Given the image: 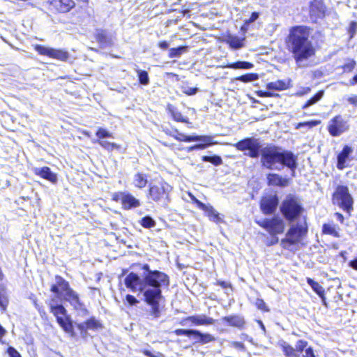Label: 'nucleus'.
<instances>
[{
    "label": "nucleus",
    "instance_id": "1",
    "mask_svg": "<svg viewBox=\"0 0 357 357\" xmlns=\"http://www.w3.org/2000/svg\"><path fill=\"white\" fill-rule=\"evenodd\" d=\"M142 269V278L130 272L125 278L124 284L131 291L142 294L144 302L151 307L150 314L158 319L161 315L160 302L164 299L162 289L169 288V277L158 270H151L147 264H143Z\"/></svg>",
    "mask_w": 357,
    "mask_h": 357
},
{
    "label": "nucleus",
    "instance_id": "2",
    "mask_svg": "<svg viewBox=\"0 0 357 357\" xmlns=\"http://www.w3.org/2000/svg\"><path fill=\"white\" fill-rule=\"evenodd\" d=\"M233 146L251 158H258L261 155V165L267 169L281 171L287 167L291 177L296 176L298 157L290 151L272 144L263 147L260 140L254 137H245L234 144Z\"/></svg>",
    "mask_w": 357,
    "mask_h": 357
},
{
    "label": "nucleus",
    "instance_id": "3",
    "mask_svg": "<svg viewBox=\"0 0 357 357\" xmlns=\"http://www.w3.org/2000/svg\"><path fill=\"white\" fill-rule=\"evenodd\" d=\"M309 36L307 26H296L290 30L287 46L297 63L307 60L315 54V49Z\"/></svg>",
    "mask_w": 357,
    "mask_h": 357
},
{
    "label": "nucleus",
    "instance_id": "4",
    "mask_svg": "<svg viewBox=\"0 0 357 357\" xmlns=\"http://www.w3.org/2000/svg\"><path fill=\"white\" fill-rule=\"evenodd\" d=\"M55 282L51 285L50 291L52 293L61 296L62 299L69 303L74 310L80 311L84 314L89 313L84 304L81 301L79 294L70 287L68 281L60 275H56Z\"/></svg>",
    "mask_w": 357,
    "mask_h": 357
},
{
    "label": "nucleus",
    "instance_id": "5",
    "mask_svg": "<svg viewBox=\"0 0 357 357\" xmlns=\"http://www.w3.org/2000/svg\"><path fill=\"white\" fill-rule=\"evenodd\" d=\"M46 303L50 307V312L55 317L59 326L71 337H75L73 321L63 304L58 303L54 298L46 301Z\"/></svg>",
    "mask_w": 357,
    "mask_h": 357
},
{
    "label": "nucleus",
    "instance_id": "6",
    "mask_svg": "<svg viewBox=\"0 0 357 357\" xmlns=\"http://www.w3.org/2000/svg\"><path fill=\"white\" fill-rule=\"evenodd\" d=\"M280 211L283 218L289 222L297 221L305 208L300 200L296 195H287L280 206Z\"/></svg>",
    "mask_w": 357,
    "mask_h": 357
},
{
    "label": "nucleus",
    "instance_id": "7",
    "mask_svg": "<svg viewBox=\"0 0 357 357\" xmlns=\"http://www.w3.org/2000/svg\"><path fill=\"white\" fill-rule=\"evenodd\" d=\"M308 227L305 220L303 223L297 222L288 229L285 237L280 241V245L285 250H289L291 245L300 243L307 234Z\"/></svg>",
    "mask_w": 357,
    "mask_h": 357
},
{
    "label": "nucleus",
    "instance_id": "8",
    "mask_svg": "<svg viewBox=\"0 0 357 357\" xmlns=\"http://www.w3.org/2000/svg\"><path fill=\"white\" fill-rule=\"evenodd\" d=\"M172 190V186L165 182L150 185L149 196L160 206L167 208L170 202L169 195Z\"/></svg>",
    "mask_w": 357,
    "mask_h": 357
},
{
    "label": "nucleus",
    "instance_id": "9",
    "mask_svg": "<svg viewBox=\"0 0 357 357\" xmlns=\"http://www.w3.org/2000/svg\"><path fill=\"white\" fill-rule=\"evenodd\" d=\"M332 202L333 204L349 213L354 209V198L347 185H338L336 187L332 195Z\"/></svg>",
    "mask_w": 357,
    "mask_h": 357
},
{
    "label": "nucleus",
    "instance_id": "10",
    "mask_svg": "<svg viewBox=\"0 0 357 357\" xmlns=\"http://www.w3.org/2000/svg\"><path fill=\"white\" fill-rule=\"evenodd\" d=\"M257 224L266 229L271 236L282 234L285 229V223L284 220L278 215L257 221Z\"/></svg>",
    "mask_w": 357,
    "mask_h": 357
},
{
    "label": "nucleus",
    "instance_id": "11",
    "mask_svg": "<svg viewBox=\"0 0 357 357\" xmlns=\"http://www.w3.org/2000/svg\"><path fill=\"white\" fill-rule=\"evenodd\" d=\"M176 335H185L192 337L195 343L202 344L211 342L215 340V337L209 333H204L197 329H183L178 328L174 331Z\"/></svg>",
    "mask_w": 357,
    "mask_h": 357
},
{
    "label": "nucleus",
    "instance_id": "12",
    "mask_svg": "<svg viewBox=\"0 0 357 357\" xmlns=\"http://www.w3.org/2000/svg\"><path fill=\"white\" fill-rule=\"evenodd\" d=\"M279 204V199L277 195H271L263 197L260 201V209L261 212L269 215L275 213Z\"/></svg>",
    "mask_w": 357,
    "mask_h": 357
},
{
    "label": "nucleus",
    "instance_id": "13",
    "mask_svg": "<svg viewBox=\"0 0 357 357\" xmlns=\"http://www.w3.org/2000/svg\"><path fill=\"white\" fill-rule=\"evenodd\" d=\"M349 129L347 122L338 115L333 117L329 122L328 130L333 137H337Z\"/></svg>",
    "mask_w": 357,
    "mask_h": 357
},
{
    "label": "nucleus",
    "instance_id": "14",
    "mask_svg": "<svg viewBox=\"0 0 357 357\" xmlns=\"http://www.w3.org/2000/svg\"><path fill=\"white\" fill-rule=\"evenodd\" d=\"M34 49L38 54L41 55L48 56L51 58L56 59L61 61H66L68 59L69 56V54L66 51L47 47L41 45H36Z\"/></svg>",
    "mask_w": 357,
    "mask_h": 357
},
{
    "label": "nucleus",
    "instance_id": "15",
    "mask_svg": "<svg viewBox=\"0 0 357 357\" xmlns=\"http://www.w3.org/2000/svg\"><path fill=\"white\" fill-rule=\"evenodd\" d=\"M326 8L321 0H313L310 5V16L312 22H317L318 20L325 16Z\"/></svg>",
    "mask_w": 357,
    "mask_h": 357
},
{
    "label": "nucleus",
    "instance_id": "16",
    "mask_svg": "<svg viewBox=\"0 0 357 357\" xmlns=\"http://www.w3.org/2000/svg\"><path fill=\"white\" fill-rule=\"evenodd\" d=\"M95 38L99 43L101 48H106L113 45V38L107 30L102 29H98L96 30Z\"/></svg>",
    "mask_w": 357,
    "mask_h": 357
},
{
    "label": "nucleus",
    "instance_id": "17",
    "mask_svg": "<svg viewBox=\"0 0 357 357\" xmlns=\"http://www.w3.org/2000/svg\"><path fill=\"white\" fill-rule=\"evenodd\" d=\"M50 5L58 13H66L75 6L73 0H48Z\"/></svg>",
    "mask_w": 357,
    "mask_h": 357
},
{
    "label": "nucleus",
    "instance_id": "18",
    "mask_svg": "<svg viewBox=\"0 0 357 357\" xmlns=\"http://www.w3.org/2000/svg\"><path fill=\"white\" fill-rule=\"evenodd\" d=\"M33 172L36 175L40 176L53 184L56 183L58 181L56 174L53 172L49 167H34Z\"/></svg>",
    "mask_w": 357,
    "mask_h": 357
},
{
    "label": "nucleus",
    "instance_id": "19",
    "mask_svg": "<svg viewBox=\"0 0 357 357\" xmlns=\"http://www.w3.org/2000/svg\"><path fill=\"white\" fill-rule=\"evenodd\" d=\"M353 153V149L349 145H345L337 156V168L340 170L344 169L347 165L346 162Z\"/></svg>",
    "mask_w": 357,
    "mask_h": 357
},
{
    "label": "nucleus",
    "instance_id": "20",
    "mask_svg": "<svg viewBox=\"0 0 357 357\" xmlns=\"http://www.w3.org/2000/svg\"><path fill=\"white\" fill-rule=\"evenodd\" d=\"M184 321H190L195 326H208L213 325L215 319L207 317L206 314H196L186 317Z\"/></svg>",
    "mask_w": 357,
    "mask_h": 357
},
{
    "label": "nucleus",
    "instance_id": "21",
    "mask_svg": "<svg viewBox=\"0 0 357 357\" xmlns=\"http://www.w3.org/2000/svg\"><path fill=\"white\" fill-rule=\"evenodd\" d=\"M267 183L268 185L278 186L280 188H285L289 183V179L283 177L281 175L275 173H269L266 175Z\"/></svg>",
    "mask_w": 357,
    "mask_h": 357
},
{
    "label": "nucleus",
    "instance_id": "22",
    "mask_svg": "<svg viewBox=\"0 0 357 357\" xmlns=\"http://www.w3.org/2000/svg\"><path fill=\"white\" fill-rule=\"evenodd\" d=\"M222 321L225 322L227 326L242 328L245 324L243 317L238 314L226 316L222 318Z\"/></svg>",
    "mask_w": 357,
    "mask_h": 357
},
{
    "label": "nucleus",
    "instance_id": "23",
    "mask_svg": "<svg viewBox=\"0 0 357 357\" xmlns=\"http://www.w3.org/2000/svg\"><path fill=\"white\" fill-rule=\"evenodd\" d=\"M141 205L140 201L135 198L132 194L126 192L123 200L122 208L125 210H130L139 207Z\"/></svg>",
    "mask_w": 357,
    "mask_h": 357
},
{
    "label": "nucleus",
    "instance_id": "24",
    "mask_svg": "<svg viewBox=\"0 0 357 357\" xmlns=\"http://www.w3.org/2000/svg\"><path fill=\"white\" fill-rule=\"evenodd\" d=\"M174 132H176L174 139H176L178 142H192L195 141H204L206 142H208L209 139L208 138H201L199 137V135H186L183 133H181L178 131V130L175 129Z\"/></svg>",
    "mask_w": 357,
    "mask_h": 357
},
{
    "label": "nucleus",
    "instance_id": "25",
    "mask_svg": "<svg viewBox=\"0 0 357 357\" xmlns=\"http://www.w3.org/2000/svg\"><path fill=\"white\" fill-rule=\"evenodd\" d=\"M291 82L290 79L271 82L267 84L266 88L271 90L282 91L289 89L291 86Z\"/></svg>",
    "mask_w": 357,
    "mask_h": 357
},
{
    "label": "nucleus",
    "instance_id": "26",
    "mask_svg": "<svg viewBox=\"0 0 357 357\" xmlns=\"http://www.w3.org/2000/svg\"><path fill=\"white\" fill-rule=\"evenodd\" d=\"M244 39L241 38L236 36L229 35L226 38V43L233 50H239L244 45Z\"/></svg>",
    "mask_w": 357,
    "mask_h": 357
},
{
    "label": "nucleus",
    "instance_id": "27",
    "mask_svg": "<svg viewBox=\"0 0 357 357\" xmlns=\"http://www.w3.org/2000/svg\"><path fill=\"white\" fill-rule=\"evenodd\" d=\"M167 110L171 114L173 119L177 122L188 123V119L184 117L182 114L172 105H167Z\"/></svg>",
    "mask_w": 357,
    "mask_h": 357
},
{
    "label": "nucleus",
    "instance_id": "28",
    "mask_svg": "<svg viewBox=\"0 0 357 357\" xmlns=\"http://www.w3.org/2000/svg\"><path fill=\"white\" fill-rule=\"evenodd\" d=\"M280 345L285 357H300L296 349L288 343L283 342Z\"/></svg>",
    "mask_w": 357,
    "mask_h": 357
},
{
    "label": "nucleus",
    "instance_id": "29",
    "mask_svg": "<svg viewBox=\"0 0 357 357\" xmlns=\"http://www.w3.org/2000/svg\"><path fill=\"white\" fill-rule=\"evenodd\" d=\"M139 83L142 86H147L150 83L149 73L146 70L135 69Z\"/></svg>",
    "mask_w": 357,
    "mask_h": 357
},
{
    "label": "nucleus",
    "instance_id": "30",
    "mask_svg": "<svg viewBox=\"0 0 357 357\" xmlns=\"http://www.w3.org/2000/svg\"><path fill=\"white\" fill-rule=\"evenodd\" d=\"M205 213L211 221L215 223H220L223 222V220L220 216L219 213H218L212 206L209 205V207Z\"/></svg>",
    "mask_w": 357,
    "mask_h": 357
},
{
    "label": "nucleus",
    "instance_id": "31",
    "mask_svg": "<svg viewBox=\"0 0 357 357\" xmlns=\"http://www.w3.org/2000/svg\"><path fill=\"white\" fill-rule=\"evenodd\" d=\"M147 182L146 176L144 174L137 173L134 176L133 183L137 188H144L146 185Z\"/></svg>",
    "mask_w": 357,
    "mask_h": 357
},
{
    "label": "nucleus",
    "instance_id": "32",
    "mask_svg": "<svg viewBox=\"0 0 357 357\" xmlns=\"http://www.w3.org/2000/svg\"><path fill=\"white\" fill-rule=\"evenodd\" d=\"M254 65L252 63L245 61H238L228 65V67L233 69H251Z\"/></svg>",
    "mask_w": 357,
    "mask_h": 357
},
{
    "label": "nucleus",
    "instance_id": "33",
    "mask_svg": "<svg viewBox=\"0 0 357 357\" xmlns=\"http://www.w3.org/2000/svg\"><path fill=\"white\" fill-rule=\"evenodd\" d=\"M307 283L311 287L313 291L319 296H323L324 294V288L313 279L307 278Z\"/></svg>",
    "mask_w": 357,
    "mask_h": 357
},
{
    "label": "nucleus",
    "instance_id": "34",
    "mask_svg": "<svg viewBox=\"0 0 357 357\" xmlns=\"http://www.w3.org/2000/svg\"><path fill=\"white\" fill-rule=\"evenodd\" d=\"M324 91H319L316 94L311 97L302 107V109H305L309 107L316 104L324 96Z\"/></svg>",
    "mask_w": 357,
    "mask_h": 357
},
{
    "label": "nucleus",
    "instance_id": "35",
    "mask_svg": "<svg viewBox=\"0 0 357 357\" xmlns=\"http://www.w3.org/2000/svg\"><path fill=\"white\" fill-rule=\"evenodd\" d=\"M202 160L203 162H210L215 166H219L223 162L222 158L218 155H203L202 157Z\"/></svg>",
    "mask_w": 357,
    "mask_h": 357
},
{
    "label": "nucleus",
    "instance_id": "36",
    "mask_svg": "<svg viewBox=\"0 0 357 357\" xmlns=\"http://www.w3.org/2000/svg\"><path fill=\"white\" fill-rule=\"evenodd\" d=\"M93 142L98 143L100 146L108 151H112L114 149H119V146L116 144L104 139L94 140Z\"/></svg>",
    "mask_w": 357,
    "mask_h": 357
},
{
    "label": "nucleus",
    "instance_id": "37",
    "mask_svg": "<svg viewBox=\"0 0 357 357\" xmlns=\"http://www.w3.org/2000/svg\"><path fill=\"white\" fill-rule=\"evenodd\" d=\"M258 79L259 75L257 73H246L236 78V80L244 83L254 82Z\"/></svg>",
    "mask_w": 357,
    "mask_h": 357
},
{
    "label": "nucleus",
    "instance_id": "38",
    "mask_svg": "<svg viewBox=\"0 0 357 357\" xmlns=\"http://www.w3.org/2000/svg\"><path fill=\"white\" fill-rule=\"evenodd\" d=\"M140 225L146 229L154 227L156 225L155 220L150 215H145L139 222Z\"/></svg>",
    "mask_w": 357,
    "mask_h": 357
},
{
    "label": "nucleus",
    "instance_id": "39",
    "mask_svg": "<svg viewBox=\"0 0 357 357\" xmlns=\"http://www.w3.org/2000/svg\"><path fill=\"white\" fill-rule=\"evenodd\" d=\"M320 123L321 121L319 120H310L305 122H301L296 124L295 128L301 129L303 128H305L306 129H310L318 126Z\"/></svg>",
    "mask_w": 357,
    "mask_h": 357
},
{
    "label": "nucleus",
    "instance_id": "40",
    "mask_svg": "<svg viewBox=\"0 0 357 357\" xmlns=\"http://www.w3.org/2000/svg\"><path fill=\"white\" fill-rule=\"evenodd\" d=\"M323 233L332 235L334 237H340V234L336 231L335 226L331 224L325 223L322 228Z\"/></svg>",
    "mask_w": 357,
    "mask_h": 357
},
{
    "label": "nucleus",
    "instance_id": "41",
    "mask_svg": "<svg viewBox=\"0 0 357 357\" xmlns=\"http://www.w3.org/2000/svg\"><path fill=\"white\" fill-rule=\"evenodd\" d=\"M201 138H208L209 141L208 142H206L204 141H197V142H199V144H196L193 145L194 150H199V149H204L208 147L209 145L212 144V138L210 136H206V135H199Z\"/></svg>",
    "mask_w": 357,
    "mask_h": 357
},
{
    "label": "nucleus",
    "instance_id": "42",
    "mask_svg": "<svg viewBox=\"0 0 357 357\" xmlns=\"http://www.w3.org/2000/svg\"><path fill=\"white\" fill-rule=\"evenodd\" d=\"M185 50L186 47L184 46L171 48L169 52V56L170 58L179 57Z\"/></svg>",
    "mask_w": 357,
    "mask_h": 357
},
{
    "label": "nucleus",
    "instance_id": "43",
    "mask_svg": "<svg viewBox=\"0 0 357 357\" xmlns=\"http://www.w3.org/2000/svg\"><path fill=\"white\" fill-rule=\"evenodd\" d=\"M96 135L98 138V140H102L105 138L113 137L112 134L103 128H98L96 132Z\"/></svg>",
    "mask_w": 357,
    "mask_h": 357
},
{
    "label": "nucleus",
    "instance_id": "44",
    "mask_svg": "<svg viewBox=\"0 0 357 357\" xmlns=\"http://www.w3.org/2000/svg\"><path fill=\"white\" fill-rule=\"evenodd\" d=\"M85 322L87 326L88 330H95L101 327V324H100V322L93 317H91Z\"/></svg>",
    "mask_w": 357,
    "mask_h": 357
},
{
    "label": "nucleus",
    "instance_id": "45",
    "mask_svg": "<svg viewBox=\"0 0 357 357\" xmlns=\"http://www.w3.org/2000/svg\"><path fill=\"white\" fill-rule=\"evenodd\" d=\"M181 91L187 96L195 95L198 91L199 89L197 87H190L186 84H183L181 87Z\"/></svg>",
    "mask_w": 357,
    "mask_h": 357
},
{
    "label": "nucleus",
    "instance_id": "46",
    "mask_svg": "<svg viewBox=\"0 0 357 357\" xmlns=\"http://www.w3.org/2000/svg\"><path fill=\"white\" fill-rule=\"evenodd\" d=\"M307 344L308 343L307 341L303 340H299L296 342L294 349H296V351L298 354L301 353L303 351L305 352V349L307 348Z\"/></svg>",
    "mask_w": 357,
    "mask_h": 357
},
{
    "label": "nucleus",
    "instance_id": "47",
    "mask_svg": "<svg viewBox=\"0 0 357 357\" xmlns=\"http://www.w3.org/2000/svg\"><path fill=\"white\" fill-rule=\"evenodd\" d=\"M357 31V22L355 21H351L349 24L348 33L349 34L350 38L354 37L355 34Z\"/></svg>",
    "mask_w": 357,
    "mask_h": 357
},
{
    "label": "nucleus",
    "instance_id": "48",
    "mask_svg": "<svg viewBox=\"0 0 357 357\" xmlns=\"http://www.w3.org/2000/svg\"><path fill=\"white\" fill-rule=\"evenodd\" d=\"M126 301L127 303L130 306L137 305L138 303H139V301L131 294H127L126 296Z\"/></svg>",
    "mask_w": 357,
    "mask_h": 357
},
{
    "label": "nucleus",
    "instance_id": "49",
    "mask_svg": "<svg viewBox=\"0 0 357 357\" xmlns=\"http://www.w3.org/2000/svg\"><path fill=\"white\" fill-rule=\"evenodd\" d=\"M356 66V61L354 60L350 61L349 63L344 64L342 68L344 72H351Z\"/></svg>",
    "mask_w": 357,
    "mask_h": 357
},
{
    "label": "nucleus",
    "instance_id": "50",
    "mask_svg": "<svg viewBox=\"0 0 357 357\" xmlns=\"http://www.w3.org/2000/svg\"><path fill=\"white\" fill-rule=\"evenodd\" d=\"M126 191L125 192H118L113 195L112 196V200L115 202H121V204H123V197L126 194Z\"/></svg>",
    "mask_w": 357,
    "mask_h": 357
},
{
    "label": "nucleus",
    "instance_id": "51",
    "mask_svg": "<svg viewBox=\"0 0 357 357\" xmlns=\"http://www.w3.org/2000/svg\"><path fill=\"white\" fill-rule=\"evenodd\" d=\"M259 13H257V12L252 13L250 18L245 21V24H248H248L254 22H255L259 18Z\"/></svg>",
    "mask_w": 357,
    "mask_h": 357
},
{
    "label": "nucleus",
    "instance_id": "52",
    "mask_svg": "<svg viewBox=\"0 0 357 357\" xmlns=\"http://www.w3.org/2000/svg\"><path fill=\"white\" fill-rule=\"evenodd\" d=\"M8 305V300L5 295L0 291V307L5 310Z\"/></svg>",
    "mask_w": 357,
    "mask_h": 357
},
{
    "label": "nucleus",
    "instance_id": "53",
    "mask_svg": "<svg viewBox=\"0 0 357 357\" xmlns=\"http://www.w3.org/2000/svg\"><path fill=\"white\" fill-rule=\"evenodd\" d=\"M7 352L9 357H21V354L13 347H9Z\"/></svg>",
    "mask_w": 357,
    "mask_h": 357
},
{
    "label": "nucleus",
    "instance_id": "54",
    "mask_svg": "<svg viewBox=\"0 0 357 357\" xmlns=\"http://www.w3.org/2000/svg\"><path fill=\"white\" fill-rule=\"evenodd\" d=\"M257 307L264 311H269V309L266 307L265 302L262 299H257L256 302Z\"/></svg>",
    "mask_w": 357,
    "mask_h": 357
},
{
    "label": "nucleus",
    "instance_id": "55",
    "mask_svg": "<svg viewBox=\"0 0 357 357\" xmlns=\"http://www.w3.org/2000/svg\"><path fill=\"white\" fill-rule=\"evenodd\" d=\"M192 199L194 200V202L197 204V206L203 210L204 212L206 211V210L208 209V208L209 207V205H206L205 204H204L203 202H200L199 200H198L197 199H196L195 197H192Z\"/></svg>",
    "mask_w": 357,
    "mask_h": 357
},
{
    "label": "nucleus",
    "instance_id": "56",
    "mask_svg": "<svg viewBox=\"0 0 357 357\" xmlns=\"http://www.w3.org/2000/svg\"><path fill=\"white\" fill-rule=\"evenodd\" d=\"M303 357H317L314 354V350L312 347H308L305 349L304 354L303 355Z\"/></svg>",
    "mask_w": 357,
    "mask_h": 357
},
{
    "label": "nucleus",
    "instance_id": "57",
    "mask_svg": "<svg viewBox=\"0 0 357 357\" xmlns=\"http://www.w3.org/2000/svg\"><path fill=\"white\" fill-rule=\"evenodd\" d=\"M77 328L80 331L81 333H86L88 328L86 322H82L77 324Z\"/></svg>",
    "mask_w": 357,
    "mask_h": 357
},
{
    "label": "nucleus",
    "instance_id": "58",
    "mask_svg": "<svg viewBox=\"0 0 357 357\" xmlns=\"http://www.w3.org/2000/svg\"><path fill=\"white\" fill-rule=\"evenodd\" d=\"M279 242V238L275 236H272V238L270 241H267L266 245L268 246H271L277 244Z\"/></svg>",
    "mask_w": 357,
    "mask_h": 357
},
{
    "label": "nucleus",
    "instance_id": "59",
    "mask_svg": "<svg viewBox=\"0 0 357 357\" xmlns=\"http://www.w3.org/2000/svg\"><path fill=\"white\" fill-rule=\"evenodd\" d=\"M347 101L354 107H357V95L349 97Z\"/></svg>",
    "mask_w": 357,
    "mask_h": 357
},
{
    "label": "nucleus",
    "instance_id": "60",
    "mask_svg": "<svg viewBox=\"0 0 357 357\" xmlns=\"http://www.w3.org/2000/svg\"><path fill=\"white\" fill-rule=\"evenodd\" d=\"M349 266L352 269L357 271V257L349 262Z\"/></svg>",
    "mask_w": 357,
    "mask_h": 357
},
{
    "label": "nucleus",
    "instance_id": "61",
    "mask_svg": "<svg viewBox=\"0 0 357 357\" xmlns=\"http://www.w3.org/2000/svg\"><path fill=\"white\" fill-rule=\"evenodd\" d=\"M169 46V44L168 42L164 40V41H160L159 43H158V47L162 49V50H167L168 49Z\"/></svg>",
    "mask_w": 357,
    "mask_h": 357
},
{
    "label": "nucleus",
    "instance_id": "62",
    "mask_svg": "<svg viewBox=\"0 0 357 357\" xmlns=\"http://www.w3.org/2000/svg\"><path fill=\"white\" fill-rule=\"evenodd\" d=\"M163 131L168 135L171 136V137H173L174 138L176 132H174V130H170L167 128H164L163 129Z\"/></svg>",
    "mask_w": 357,
    "mask_h": 357
},
{
    "label": "nucleus",
    "instance_id": "63",
    "mask_svg": "<svg viewBox=\"0 0 357 357\" xmlns=\"http://www.w3.org/2000/svg\"><path fill=\"white\" fill-rule=\"evenodd\" d=\"M218 284L224 289H227L230 287V284L225 281H218Z\"/></svg>",
    "mask_w": 357,
    "mask_h": 357
},
{
    "label": "nucleus",
    "instance_id": "64",
    "mask_svg": "<svg viewBox=\"0 0 357 357\" xmlns=\"http://www.w3.org/2000/svg\"><path fill=\"white\" fill-rule=\"evenodd\" d=\"M335 215L337 217L338 221H340L341 223H343L344 218L342 213L337 212L335 213Z\"/></svg>",
    "mask_w": 357,
    "mask_h": 357
}]
</instances>
